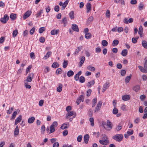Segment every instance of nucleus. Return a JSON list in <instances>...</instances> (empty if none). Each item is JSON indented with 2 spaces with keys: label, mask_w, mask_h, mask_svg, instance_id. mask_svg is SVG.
<instances>
[{
  "label": "nucleus",
  "mask_w": 147,
  "mask_h": 147,
  "mask_svg": "<svg viewBox=\"0 0 147 147\" xmlns=\"http://www.w3.org/2000/svg\"><path fill=\"white\" fill-rule=\"evenodd\" d=\"M45 30V28L44 27H42L40 28L39 30V32L40 33H42Z\"/></svg>",
  "instance_id": "nucleus-49"
},
{
  "label": "nucleus",
  "mask_w": 147,
  "mask_h": 147,
  "mask_svg": "<svg viewBox=\"0 0 147 147\" xmlns=\"http://www.w3.org/2000/svg\"><path fill=\"white\" fill-rule=\"evenodd\" d=\"M92 92L91 90L89 89L87 91V94L86 96H90L91 93Z\"/></svg>",
  "instance_id": "nucleus-56"
},
{
  "label": "nucleus",
  "mask_w": 147,
  "mask_h": 147,
  "mask_svg": "<svg viewBox=\"0 0 147 147\" xmlns=\"http://www.w3.org/2000/svg\"><path fill=\"white\" fill-rule=\"evenodd\" d=\"M62 72V70L61 68H58L56 71V74H61Z\"/></svg>",
  "instance_id": "nucleus-48"
},
{
  "label": "nucleus",
  "mask_w": 147,
  "mask_h": 147,
  "mask_svg": "<svg viewBox=\"0 0 147 147\" xmlns=\"http://www.w3.org/2000/svg\"><path fill=\"white\" fill-rule=\"evenodd\" d=\"M110 11L109 10H107L106 11V17L108 18H109L110 17Z\"/></svg>",
  "instance_id": "nucleus-55"
},
{
  "label": "nucleus",
  "mask_w": 147,
  "mask_h": 147,
  "mask_svg": "<svg viewBox=\"0 0 147 147\" xmlns=\"http://www.w3.org/2000/svg\"><path fill=\"white\" fill-rule=\"evenodd\" d=\"M113 138L115 140L119 142L121 141L123 138V136L121 134H117L113 137Z\"/></svg>",
  "instance_id": "nucleus-1"
},
{
  "label": "nucleus",
  "mask_w": 147,
  "mask_h": 147,
  "mask_svg": "<svg viewBox=\"0 0 147 147\" xmlns=\"http://www.w3.org/2000/svg\"><path fill=\"white\" fill-rule=\"evenodd\" d=\"M138 38H132V41L133 43H136L137 42V41Z\"/></svg>",
  "instance_id": "nucleus-61"
},
{
  "label": "nucleus",
  "mask_w": 147,
  "mask_h": 147,
  "mask_svg": "<svg viewBox=\"0 0 147 147\" xmlns=\"http://www.w3.org/2000/svg\"><path fill=\"white\" fill-rule=\"evenodd\" d=\"M45 40V39L43 37H41L39 39V41L43 43H44Z\"/></svg>",
  "instance_id": "nucleus-51"
},
{
  "label": "nucleus",
  "mask_w": 147,
  "mask_h": 147,
  "mask_svg": "<svg viewBox=\"0 0 147 147\" xmlns=\"http://www.w3.org/2000/svg\"><path fill=\"white\" fill-rule=\"evenodd\" d=\"M93 114L92 111L91 109H90L88 111V115L90 117H91Z\"/></svg>",
  "instance_id": "nucleus-50"
},
{
  "label": "nucleus",
  "mask_w": 147,
  "mask_h": 147,
  "mask_svg": "<svg viewBox=\"0 0 147 147\" xmlns=\"http://www.w3.org/2000/svg\"><path fill=\"white\" fill-rule=\"evenodd\" d=\"M87 69L91 71H94L95 70V69L94 67H92L91 65H89L87 67Z\"/></svg>",
  "instance_id": "nucleus-32"
},
{
  "label": "nucleus",
  "mask_w": 147,
  "mask_h": 147,
  "mask_svg": "<svg viewBox=\"0 0 147 147\" xmlns=\"http://www.w3.org/2000/svg\"><path fill=\"white\" fill-rule=\"evenodd\" d=\"M121 74L122 76H124L126 73V71L124 70H122L121 72Z\"/></svg>",
  "instance_id": "nucleus-63"
},
{
  "label": "nucleus",
  "mask_w": 147,
  "mask_h": 147,
  "mask_svg": "<svg viewBox=\"0 0 147 147\" xmlns=\"http://www.w3.org/2000/svg\"><path fill=\"white\" fill-rule=\"evenodd\" d=\"M69 15L71 19H73L74 18V11H71L69 13Z\"/></svg>",
  "instance_id": "nucleus-33"
},
{
  "label": "nucleus",
  "mask_w": 147,
  "mask_h": 147,
  "mask_svg": "<svg viewBox=\"0 0 147 147\" xmlns=\"http://www.w3.org/2000/svg\"><path fill=\"white\" fill-rule=\"evenodd\" d=\"M133 19L132 18H130L128 20L127 18H125L123 21V22L126 24H128L129 23H131L133 22Z\"/></svg>",
  "instance_id": "nucleus-8"
},
{
  "label": "nucleus",
  "mask_w": 147,
  "mask_h": 147,
  "mask_svg": "<svg viewBox=\"0 0 147 147\" xmlns=\"http://www.w3.org/2000/svg\"><path fill=\"white\" fill-rule=\"evenodd\" d=\"M142 45L144 48L147 49V42L146 40L142 41Z\"/></svg>",
  "instance_id": "nucleus-29"
},
{
  "label": "nucleus",
  "mask_w": 147,
  "mask_h": 147,
  "mask_svg": "<svg viewBox=\"0 0 147 147\" xmlns=\"http://www.w3.org/2000/svg\"><path fill=\"white\" fill-rule=\"evenodd\" d=\"M30 57L32 59H34L35 58V55L33 52H32L30 54Z\"/></svg>",
  "instance_id": "nucleus-60"
},
{
  "label": "nucleus",
  "mask_w": 147,
  "mask_h": 147,
  "mask_svg": "<svg viewBox=\"0 0 147 147\" xmlns=\"http://www.w3.org/2000/svg\"><path fill=\"white\" fill-rule=\"evenodd\" d=\"M143 28L142 26H141L139 27L138 33L140 35V37H142L143 34Z\"/></svg>",
  "instance_id": "nucleus-19"
},
{
  "label": "nucleus",
  "mask_w": 147,
  "mask_h": 147,
  "mask_svg": "<svg viewBox=\"0 0 147 147\" xmlns=\"http://www.w3.org/2000/svg\"><path fill=\"white\" fill-rule=\"evenodd\" d=\"M59 30H53L51 31V34L52 35H57L59 33Z\"/></svg>",
  "instance_id": "nucleus-17"
},
{
  "label": "nucleus",
  "mask_w": 147,
  "mask_h": 147,
  "mask_svg": "<svg viewBox=\"0 0 147 147\" xmlns=\"http://www.w3.org/2000/svg\"><path fill=\"white\" fill-rule=\"evenodd\" d=\"M35 120V118L34 117H31L28 119V123L30 124L32 123Z\"/></svg>",
  "instance_id": "nucleus-21"
},
{
  "label": "nucleus",
  "mask_w": 147,
  "mask_h": 147,
  "mask_svg": "<svg viewBox=\"0 0 147 147\" xmlns=\"http://www.w3.org/2000/svg\"><path fill=\"white\" fill-rule=\"evenodd\" d=\"M59 64L57 62H54L53 63L52 67L53 68H56L59 67Z\"/></svg>",
  "instance_id": "nucleus-36"
},
{
  "label": "nucleus",
  "mask_w": 147,
  "mask_h": 147,
  "mask_svg": "<svg viewBox=\"0 0 147 147\" xmlns=\"http://www.w3.org/2000/svg\"><path fill=\"white\" fill-rule=\"evenodd\" d=\"M18 33V30H15L13 32L12 35L13 37H15L17 35Z\"/></svg>",
  "instance_id": "nucleus-45"
},
{
  "label": "nucleus",
  "mask_w": 147,
  "mask_h": 147,
  "mask_svg": "<svg viewBox=\"0 0 147 147\" xmlns=\"http://www.w3.org/2000/svg\"><path fill=\"white\" fill-rule=\"evenodd\" d=\"M82 135L79 136L77 138V141L78 142H80L81 141L82 139Z\"/></svg>",
  "instance_id": "nucleus-52"
},
{
  "label": "nucleus",
  "mask_w": 147,
  "mask_h": 147,
  "mask_svg": "<svg viewBox=\"0 0 147 147\" xmlns=\"http://www.w3.org/2000/svg\"><path fill=\"white\" fill-rule=\"evenodd\" d=\"M16 18V14L11 13L10 16V18L12 20H14Z\"/></svg>",
  "instance_id": "nucleus-30"
},
{
  "label": "nucleus",
  "mask_w": 147,
  "mask_h": 147,
  "mask_svg": "<svg viewBox=\"0 0 147 147\" xmlns=\"http://www.w3.org/2000/svg\"><path fill=\"white\" fill-rule=\"evenodd\" d=\"M85 59L84 57L83 56L80 59V61L79 64V67H80L82 66V64H83L84 62Z\"/></svg>",
  "instance_id": "nucleus-15"
},
{
  "label": "nucleus",
  "mask_w": 147,
  "mask_h": 147,
  "mask_svg": "<svg viewBox=\"0 0 147 147\" xmlns=\"http://www.w3.org/2000/svg\"><path fill=\"white\" fill-rule=\"evenodd\" d=\"M140 121V119L139 117H137L136 118L134 121V122L136 123H139Z\"/></svg>",
  "instance_id": "nucleus-59"
},
{
  "label": "nucleus",
  "mask_w": 147,
  "mask_h": 147,
  "mask_svg": "<svg viewBox=\"0 0 147 147\" xmlns=\"http://www.w3.org/2000/svg\"><path fill=\"white\" fill-rule=\"evenodd\" d=\"M59 146V144L58 142H55L53 144V147H58Z\"/></svg>",
  "instance_id": "nucleus-64"
},
{
  "label": "nucleus",
  "mask_w": 147,
  "mask_h": 147,
  "mask_svg": "<svg viewBox=\"0 0 147 147\" xmlns=\"http://www.w3.org/2000/svg\"><path fill=\"white\" fill-rule=\"evenodd\" d=\"M118 112V110L116 107H114V109H113V113L115 115L117 114Z\"/></svg>",
  "instance_id": "nucleus-44"
},
{
  "label": "nucleus",
  "mask_w": 147,
  "mask_h": 147,
  "mask_svg": "<svg viewBox=\"0 0 147 147\" xmlns=\"http://www.w3.org/2000/svg\"><path fill=\"white\" fill-rule=\"evenodd\" d=\"M63 62V67L64 68H65L68 65V61L64 60Z\"/></svg>",
  "instance_id": "nucleus-35"
},
{
  "label": "nucleus",
  "mask_w": 147,
  "mask_h": 147,
  "mask_svg": "<svg viewBox=\"0 0 147 147\" xmlns=\"http://www.w3.org/2000/svg\"><path fill=\"white\" fill-rule=\"evenodd\" d=\"M127 53V49H125L123 50L121 53V55L124 57L126 56Z\"/></svg>",
  "instance_id": "nucleus-24"
},
{
  "label": "nucleus",
  "mask_w": 147,
  "mask_h": 147,
  "mask_svg": "<svg viewBox=\"0 0 147 147\" xmlns=\"http://www.w3.org/2000/svg\"><path fill=\"white\" fill-rule=\"evenodd\" d=\"M9 19V16L7 14H5L3 18H1L0 21L3 23L5 24L7 22L6 21L8 20Z\"/></svg>",
  "instance_id": "nucleus-3"
},
{
  "label": "nucleus",
  "mask_w": 147,
  "mask_h": 147,
  "mask_svg": "<svg viewBox=\"0 0 147 147\" xmlns=\"http://www.w3.org/2000/svg\"><path fill=\"white\" fill-rule=\"evenodd\" d=\"M32 12L31 11L28 10L26 12L24 15L23 18L24 19H25L28 17L31 14Z\"/></svg>",
  "instance_id": "nucleus-6"
},
{
  "label": "nucleus",
  "mask_w": 147,
  "mask_h": 147,
  "mask_svg": "<svg viewBox=\"0 0 147 147\" xmlns=\"http://www.w3.org/2000/svg\"><path fill=\"white\" fill-rule=\"evenodd\" d=\"M138 67L140 71L142 72H145L146 71V69L145 68H144L141 66L139 65L138 66Z\"/></svg>",
  "instance_id": "nucleus-34"
},
{
  "label": "nucleus",
  "mask_w": 147,
  "mask_h": 147,
  "mask_svg": "<svg viewBox=\"0 0 147 147\" xmlns=\"http://www.w3.org/2000/svg\"><path fill=\"white\" fill-rule=\"evenodd\" d=\"M68 126H67V125L65 123H64L62 125L61 128L62 129H64L68 128Z\"/></svg>",
  "instance_id": "nucleus-46"
},
{
  "label": "nucleus",
  "mask_w": 147,
  "mask_h": 147,
  "mask_svg": "<svg viewBox=\"0 0 147 147\" xmlns=\"http://www.w3.org/2000/svg\"><path fill=\"white\" fill-rule=\"evenodd\" d=\"M130 98L129 95H125L123 96L122 97V99L124 101H127L129 100Z\"/></svg>",
  "instance_id": "nucleus-16"
},
{
  "label": "nucleus",
  "mask_w": 147,
  "mask_h": 147,
  "mask_svg": "<svg viewBox=\"0 0 147 147\" xmlns=\"http://www.w3.org/2000/svg\"><path fill=\"white\" fill-rule=\"evenodd\" d=\"M89 121L90 122L91 125L92 126H93L94 125V118H90L89 119Z\"/></svg>",
  "instance_id": "nucleus-43"
},
{
  "label": "nucleus",
  "mask_w": 147,
  "mask_h": 147,
  "mask_svg": "<svg viewBox=\"0 0 147 147\" xmlns=\"http://www.w3.org/2000/svg\"><path fill=\"white\" fill-rule=\"evenodd\" d=\"M131 75L130 74L129 76L126 77L125 79V82L126 83L129 82L130 80L131 79Z\"/></svg>",
  "instance_id": "nucleus-31"
},
{
  "label": "nucleus",
  "mask_w": 147,
  "mask_h": 147,
  "mask_svg": "<svg viewBox=\"0 0 147 147\" xmlns=\"http://www.w3.org/2000/svg\"><path fill=\"white\" fill-rule=\"evenodd\" d=\"M91 4L89 3H88L86 4L87 13H88L91 9Z\"/></svg>",
  "instance_id": "nucleus-14"
},
{
  "label": "nucleus",
  "mask_w": 147,
  "mask_h": 147,
  "mask_svg": "<svg viewBox=\"0 0 147 147\" xmlns=\"http://www.w3.org/2000/svg\"><path fill=\"white\" fill-rule=\"evenodd\" d=\"M91 34L90 33H87L86 34L85 36V38L87 39H89L91 38Z\"/></svg>",
  "instance_id": "nucleus-39"
},
{
  "label": "nucleus",
  "mask_w": 147,
  "mask_h": 147,
  "mask_svg": "<svg viewBox=\"0 0 147 147\" xmlns=\"http://www.w3.org/2000/svg\"><path fill=\"white\" fill-rule=\"evenodd\" d=\"M34 77V74L33 73H31L27 76V79L24 81V83L30 82L32 81V78Z\"/></svg>",
  "instance_id": "nucleus-2"
},
{
  "label": "nucleus",
  "mask_w": 147,
  "mask_h": 147,
  "mask_svg": "<svg viewBox=\"0 0 147 147\" xmlns=\"http://www.w3.org/2000/svg\"><path fill=\"white\" fill-rule=\"evenodd\" d=\"M132 89L134 91L136 92H137L140 90V86L139 85H136L133 87Z\"/></svg>",
  "instance_id": "nucleus-13"
},
{
  "label": "nucleus",
  "mask_w": 147,
  "mask_h": 147,
  "mask_svg": "<svg viewBox=\"0 0 147 147\" xmlns=\"http://www.w3.org/2000/svg\"><path fill=\"white\" fill-rule=\"evenodd\" d=\"M80 82L81 83H83L85 81V78L83 76H81L80 77L79 79Z\"/></svg>",
  "instance_id": "nucleus-42"
},
{
  "label": "nucleus",
  "mask_w": 147,
  "mask_h": 147,
  "mask_svg": "<svg viewBox=\"0 0 147 147\" xmlns=\"http://www.w3.org/2000/svg\"><path fill=\"white\" fill-rule=\"evenodd\" d=\"M102 125L104 127V128L107 130H109L110 129H108L107 127V125L106 123L105 122L103 121L102 122Z\"/></svg>",
  "instance_id": "nucleus-47"
},
{
  "label": "nucleus",
  "mask_w": 147,
  "mask_h": 147,
  "mask_svg": "<svg viewBox=\"0 0 147 147\" xmlns=\"http://www.w3.org/2000/svg\"><path fill=\"white\" fill-rule=\"evenodd\" d=\"M82 48V46H80L79 47H78L77 49H76L74 52V54L75 55H77L79 52L80 51L81 49Z\"/></svg>",
  "instance_id": "nucleus-22"
},
{
  "label": "nucleus",
  "mask_w": 147,
  "mask_h": 147,
  "mask_svg": "<svg viewBox=\"0 0 147 147\" xmlns=\"http://www.w3.org/2000/svg\"><path fill=\"white\" fill-rule=\"evenodd\" d=\"M111 124L110 121L108 120L107 121V124L106 125L107 127L108 128V129H111L112 128V126L111 125Z\"/></svg>",
  "instance_id": "nucleus-20"
},
{
  "label": "nucleus",
  "mask_w": 147,
  "mask_h": 147,
  "mask_svg": "<svg viewBox=\"0 0 147 147\" xmlns=\"http://www.w3.org/2000/svg\"><path fill=\"white\" fill-rule=\"evenodd\" d=\"M93 19L94 18L93 17L90 16L89 17L88 19V20L87 21V23L88 24H90V23L93 20Z\"/></svg>",
  "instance_id": "nucleus-37"
},
{
  "label": "nucleus",
  "mask_w": 147,
  "mask_h": 147,
  "mask_svg": "<svg viewBox=\"0 0 147 147\" xmlns=\"http://www.w3.org/2000/svg\"><path fill=\"white\" fill-rule=\"evenodd\" d=\"M102 102L101 101H99L96 107L94 112H97L100 109L102 105Z\"/></svg>",
  "instance_id": "nucleus-4"
},
{
  "label": "nucleus",
  "mask_w": 147,
  "mask_h": 147,
  "mask_svg": "<svg viewBox=\"0 0 147 147\" xmlns=\"http://www.w3.org/2000/svg\"><path fill=\"white\" fill-rule=\"evenodd\" d=\"M62 86L63 85L62 84H59L58 87L57 88V90L58 92H60L61 91Z\"/></svg>",
  "instance_id": "nucleus-23"
},
{
  "label": "nucleus",
  "mask_w": 147,
  "mask_h": 147,
  "mask_svg": "<svg viewBox=\"0 0 147 147\" xmlns=\"http://www.w3.org/2000/svg\"><path fill=\"white\" fill-rule=\"evenodd\" d=\"M57 121H54L53 123L51 125L54 127H56L57 126Z\"/></svg>",
  "instance_id": "nucleus-58"
},
{
  "label": "nucleus",
  "mask_w": 147,
  "mask_h": 147,
  "mask_svg": "<svg viewBox=\"0 0 147 147\" xmlns=\"http://www.w3.org/2000/svg\"><path fill=\"white\" fill-rule=\"evenodd\" d=\"M74 72L72 70L69 71L67 73V75L68 77H70L74 75Z\"/></svg>",
  "instance_id": "nucleus-27"
},
{
  "label": "nucleus",
  "mask_w": 147,
  "mask_h": 147,
  "mask_svg": "<svg viewBox=\"0 0 147 147\" xmlns=\"http://www.w3.org/2000/svg\"><path fill=\"white\" fill-rule=\"evenodd\" d=\"M94 80H92L91 81L88 82V84H90V83H91L90 84H88L87 86L89 88L92 85H93L94 84Z\"/></svg>",
  "instance_id": "nucleus-41"
},
{
  "label": "nucleus",
  "mask_w": 147,
  "mask_h": 147,
  "mask_svg": "<svg viewBox=\"0 0 147 147\" xmlns=\"http://www.w3.org/2000/svg\"><path fill=\"white\" fill-rule=\"evenodd\" d=\"M19 133V129L18 125L16 126L14 131V135L15 136H18Z\"/></svg>",
  "instance_id": "nucleus-18"
},
{
  "label": "nucleus",
  "mask_w": 147,
  "mask_h": 147,
  "mask_svg": "<svg viewBox=\"0 0 147 147\" xmlns=\"http://www.w3.org/2000/svg\"><path fill=\"white\" fill-rule=\"evenodd\" d=\"M144 7V4L142 3H141L140 4L139 6H138V9L139 10H141Z\"/></svg>",
  "instance_id": "nucleus-38"
},
{
  "label": "nucleus",
  "mask_w": 147,
  "mask_h": 147,
  "mask_svg": "<svg viewBox=\"0 0 147 147\" xmlns=\"http://www.w3.org/2000/svg\"><path fill=\"white\" fill-rule=\"evenodd\" d=\"M35 30V28L34 27H33L32 28L30 31V34L31 35H32L34 33Z\"/></svg>",
  "instance_id": "nucleus-53"
},
{
  "label": "nucleus",
  "mask_w": 147,
  "mask_h": 147,
  "mask_svg": "<svg viewBox=\"0 0 147 147\" xmlns=\"http://www.w3.org/2000/svg\"><path fill=\"white\" fill-rule=\"evenodd\" d=\"M89 138V136L88 134H86L84 136V139L86 144H87L88 143Z\"/></svg>",
  "instance_id": "nucleus-12"
},
{
  "label": "nucleus",
  "mask_w": 147,
  "mask_h": 147,
  "mask_svg": "<svg viewBox=\"0 0 147 147\" xmlns=\"http://www.w3.org/2000/svg\"><path fill=\"white\" fill-rule=\"evenodd\" d=\"M22 119V116L20 115L17 118L15 121V125H16L17 124L20 123Z\"/></svg>",
  "instance_id": "nucleus-11"
},
{
  "label": "nucleus",
  "mask_w": 147,
  "mask_h": 147,
  "mask_svg": "<svg viewBox=\"0 0 147 147\" xmlns=\"http://www.w3.org/2000/svg\"><path fill=\"white\" fill-rule=\"evenodd\" d=\"M52 53L51 51H48L47 52L46 55L44 56V59H46L50 57V55H51Z\"/></svg>",
  "instance_id": "nucleus-25"
},
{
  "label": "nucleus",
  "mask_w": 147,
  "mask_h": 147,
  "mask_svg": "<svg viewBox=\"0 0 147 147\" xmlns=\"http://www.w3.org/2000/svg\"><path fill=\"white\" fill-rule=\"evenodd\" d=\"M145 62L144 64V67L146 69H147V59L146 58H145L144 59Z\"/></svg>",
  "instance_id": "nucleus-54"
},
{
  "label": "nucleus",
  "mask_w": 147,
  "mask_h": 147,
  "mask_svg": "<svg viewBox=\"0 0 147 147\" xmlns=\"http://www.w3.org/2000/svg\"><path fill=\"white\" fill-rule=\"evenodd\" d=\"M102 44L103 46L105 47L107 45L108 43L106 40H103L102 41Z\"/></svg>",
  "instance_id": "nucleus-40"
},
{
  "label": "nucleus",
  "mask_w": 147,
  "mask_h": 147,
  "mask_svg": "<svg viewBox=\"0 0 147 147\" xmlns=\"http://www.w3.org/2000/svg\"><path fill=\"white\" fill-rule=\"evenodd\" d=\"M72 28L73 30L77 32L79 31V29L78 26L76 24H73L72 25Z\"/></svg>",
  "instance_id": "nucleus-9"
},
{
  "label": "nucleus",
  "mask_w": 147,
  "mask_h": 147,
  "mask_svg": "<svg viewBox=\"0 0 147 147\" xmlns=\"http://www.w3.org/2000/svg\"><path fill=\"white\" fill-rule=\"evenodd\" d=\"M109 86V82H106L103 86L102 88V92H104L108 88Z\"/></svg>",
  "instance_id": "nucleus-10"
},
{
  "label": "nucleus",
  "mask_w": 147,
  "mask_h": 147,
  "mask_svg": "<svg viewBox=\"0 0 147 147\" xmlns=\"http://www.w3.org/2000/svg\"><path fill=\"white\" fill-rule=\"evenodd\" d=\"M119 40H113L112 43V45L113 47L117 46L119 43Z\"/></svg>",
  "instance_id": "nucleus-28"
},
{
  "label": "nucleus",
  "mask_w": 147,
  "mask_h": 147,
  "mask_svg": "<svg viewBox=\"0 0 147 147\" xmlns=\"http://www.w3.org/2000/svg\"><path fill=\"white\" fill-rule=\"evenodd\" d=\"M55 131L54 127L51 125L50 127V133H52L54 132Z\"/></svg>",
  "instance_id": "nucleus-57"
},
{
  "label": "nucleus",
  "mask_w": 147,
  "mask_h": 147,
  "mask_svg": "<svg viewBox=\"0 0 147 147\" xmlns=\"http://www.w3.org/2000/svg\"><path fill=\"white\" fill-rule=\"evenodd\" d=\"M84 100V96L83 95H81L78 98L76 101V102L78 105L81 101L83 102Z\"/></svg>",
  "instance_id": "nucleus-5"
},
{
  "label": "nucleus",
  "mask_w": 147,
  "mask_h": 147,
  "mask_svg": "<svg viewBox=\"0 0 147 147\" xmlns=\"http://www.w3.org/2000/svg\"><path fill=\"white\" fill-rule=\"evenodd\" d=\"M146 97V96L144 94H143L140 96V98L142 101H143L145 99Z\"/></svg>",
  "instance_id": "nucleus-62"
},
{
  "label": "nucleus",
  "mask_w": 147,
  "mask_h": 147,
  "mask_svg": "<svg viewBox=\"0 0 147 147\" xmlns=\"http://www.w3.org/2000/svg\"><path fill=\"white\" fill-rule=\"evenodd\" d=\"M74 114V112L73 111H70L68 112L67 114L66 115V118L68 119V116H71L73 115Z\"/></svg>",
  "instance_id": "nucleus-26"
},
{
  "label": "nucleus",
  "mask_w": 147,
  "mask_h": 147,
  "mask_svg": "<svg viewBox=\"0 0 147 147\" xmlns=\"http://www.w3.org/2000/svg\"><path fill=\"white\" fill-rule=\"evenodd\" d=\"M99 142L101 144L104 145H107L109 144V142L108 140H100Z\"/></svg>",
  "instance_id": "nucleus-7"
}]
</instances>
